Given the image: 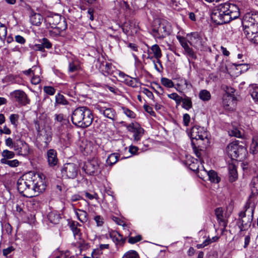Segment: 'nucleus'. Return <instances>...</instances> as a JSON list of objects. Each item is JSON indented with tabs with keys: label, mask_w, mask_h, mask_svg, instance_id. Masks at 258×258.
Returning a JSON list of instances; mask_svg holds the SVG:
<instances>
[{
	"label": "nucleus",
	"mask_w": 258,
	"mask_h": 258,
	"mask_svg": "<svg viewBox=\"0 0 258 258\" xmlns=\"http://www.w3.org/2000/svg\"><path fill=\"white\" fill-rule=\"evenodd\" d=\"M45 187L42 177L32 172L23 175L17 181L18 191L27 198L38 196L45 190Z\"/></svg>",
	"instance_id": "obj_1"
},
{
	"label": "nucleus",
	"mask_w": 258,
	"mask_h": 258,
	"mask_svg": "<svg viewBox=\"0 0 258 258\" xmlns=\"http://www.w3.org/2000/svg\"><path fill=\"white\" fill-rule=\"evenodd\" d=\"M240 16L237 5L229 3L220 4L214 8L211 14L212 20L217 25L228 23Z\"/></svg>",
	"instance_id": "obj_2"
},
{
	"label": "nucleus",
	"mask_w": 258,
	"mask_h": 258,
	"mask_svg": "<svg viewBox=\"0 0 258 258\" xmlns=\"http://www.w3.org/2000/svg\"><path fill=\"white\" fill-rule=\"evenodd\" d=\"M190 138L191 142L194 141L198 144L199 147L207 148L210 145L209 133L206 129L200 126H194L190 131Z\"/></svg>",
	"instance_id": "obj_3"
},
{
	"label": "nucleus",
	"mask_w": 258,
	"mask_h": 258,
	"mask_svg": "<svg viewBox=\"0 0 258 258\" xmlns=\"http://www.w3.org/2000/svg\"><path fill=\"white\" fill-rule=\"evenodd\" d=\"M154 37L158 39H163L170 35L171 26L169 22L165 20L157 21L154 22L152 29Z\"/></svg>",
	"instance_id": "obj_4"
},
{
	"label": "nucleus",
	"mask_w": 258,
	"mask_h": 258,
	"mask_svg": "<svg viewBox=\"0 0 258 258\" xmlns=\"http://www.w3.org/2000/svg\"><path fill=\"white\" fill-rule=\"evenodd\" d=\"M226 152L228 156L232 159L237 160L244 158L247 153L246 148L239 144V141L235 140L229 143L226 148Z\"/></svg>",
	"instance_id": "obj_5"
},
{
	"label": "nucleus",
	"mask_w": 258,
	"mask_h": 258,
	"mask_svg": "<svg viewBox=\"0 0 258 258\" xmlns=\"http://www.w3.org/2000/svg\"><path fill=\"white\" fill-rule=\"evenodd\" d=\"M79 171V166L74 163H66L61 168L62 176L64 178L75 179L78 176Z\"/></svg>",
	"instance_id": "obj_6"
},
{
	"label": "nucleus",
	"mask_w": 258,
	"mask_h": 258,
	"mask_svg": "<svg viewBox=\"0 0 258 258\" xmlns=\"http://www.w3.org/2000/svg\"><path fill=\"white\" fill-rule=\"evenodd\" d=\"M254 210L251 212V216H246V211L240 212L239 213V218L237 221V225L241 231L247 230L251 226L253 219Z\"/></svg>",
	"instance_id": "obj_7"
},
{
	"label": "nucleus",
	"mask_w": 258,
	"mask_h": 258,
	"mask_svg": "<svg viewBox=\"0 0 258 258\" xmlns=\"http://www.w3.org/2000/svg\"><path fill=\"white\" fill-rule=\"evenodd\" d=\"M14 150L18 155L26 157L30 153L29 146L25 141L19 140L15 142Z\"/></svg>",
	"instance_id": "obj_8"
},
{
	"label": "nucleus",
	"mask_w": 258,
	"mask_h": 258,
	"mask_svg": "<svg viewBox=\"0 0 258 258\" xmlns=\"http://www.w3.org/2000/svg\"><path fill=\"white\" fill-rule=\"evenodd\" d=\"M49 127L37 129L38 135L37 140L38 141L44 143V146H47L48 143L50 142L52 138V133Z\"/></svg>",
	"instance_id": "obj_9"
},
{
	"label": "nucleus",
	"mask_w": 258,
	"mask_h": 258,
	"mask_svg": "<svg viewBox=\"0 0 258 258\" xmlns=\"http://www.w3.org/2000/svg\"><path fill=\"white\" fill-rule=\"evenodd\" d=\"M177 39L184 49V54H186L189 57V62H190V58L192 59H196L197 58V54L193 49L189 47L185 38L182 36H177Z\"/></svg>",
	"instance_id": "obj_10"
},
{
	"label": "nucleus",
	"mask_w": 258,
	"mask_h": 258,
	"mask_svg": "<svg viewBox=\"0 0 258 258\" xmlns=\"http://www.w3.org/2000/svg\"><path fill=\"white\" fill-rule=\"evenodd\" d=\"M128 131L134 133V139L136 141L140 140L144 135V130L137 122L131 123L127 126Z\"/></svg>",
	"instance_id": "obj_11"
},
{
	"label": "nucleus",
	"mask_w": 258,
	"mask_h": 258,
	"mask_svg": "<svg viewBox=\"0 0 258 258\" xmlns=\"http://www.w3.org/2000/svg\"><path fill=\"white\" fill-rule=\"evenodd\" d=\"M97 62L96 66L103 75L107 76L113 74L114 67L112 63L101 61L100 58L98 59Z\"/></svg>",
	"instance_id": "obj_12"
},
{
	"label": "nucleus",
	"mask_w": 258,
	"mask_h": 258,
	"mask_svg": "<svg viewBox=\"0 0 258 258\" xmlns=\"http://www.w3.org/2000/svg\"><path fill=\"white\" fill-rule=\"evenodd\" d=\"M11 96L16 102L22 105H26L30 103L27 95L22 90H15L11 93Z\"/></svg>",
	"instance_id": "obj_13"
},
{
	"label": "nucleus",
	"mask_w": 258,
	"mask_h": 258,
	"mask_svg": "<svg viewBox=\"0 0 258 258\" xmlns=\"http://www.w3.org/2000/svg\"><path fill=\"white\" fill-rule=\"evenodd\" d=\"M45 21L49 24L50 27L60 26L59 24L62 23L67 24L64 18H62L60 15L56 14L48 16L46 18Z\"/></svg>",
	"instance_id": "obj_14"
},
{
	"label": "nucleus",
	"mask_w": 258,
	"mask_h": 258,
	"mask_svg": "<svg viewBox=\"0 0 258 258\" xmlns=\"http://www.w3.org/2000/svg\"><path fill=\"white\" fill-rule=\"evenodd\" d=\"M258 24V13H249L245 15L242 21V26L255 25Z\"/></svg>",
	"instance_id": "obj_15"
},
{
	"label": "nucleus",
	"mask_w": 258,
	"mask_h": 258,
	"mask_svg": "<svg viewBox=\"0 0 258 258\" xmlns=\"http://www.w3.org/2000/svg\"><path fill=\"white\" fill-rule=\"evenodd\" d=\"M99 168V164L97 160L93 159L91 161L85 163L83 167L85 172L89 175H93L97 172Z\"/></svg>",
	"instance_id": "obj_16"
},
{
	"label": "nucleus",
	"mask_w": 258,
	"mask_h": 258,
	"mask_svg": "<svg viewBox=\"0 0 258 258\" xmlns=\"http://www.w3.org/2000/svg\"><path fill=\"white\" fill-rule=\"evenodd\" d=\"M57 154L56 151L52 149H49L47 151L46 158L49 167H54L57 165L58 162Z\"/></svg>",
	"instance_id": "obj_17"
},
{
	"label": "nucleus",
	"mask_w": 258,
	"mask_h": 258,
	"mask_svg": "<svg viewBox=\"0 0 258 258\" xmlns=\"http://www.w3.org/2000/svg\"><path fill=\"white\" fill-rule=\"evenodd\" d=\"M81 224L77 222L73 221L70 225V228L73 232L74 236L76 239L80 240L79 246H81L84 242V240L82 239V234L79 227L81 226Z\"/></svg>",
	"instance_id": "obj_18"
},
{
	"label": "nucleus",
	"mask_w": 258,
	"mask_h": 258,
	"mask_svg": "<svg viewBox=\"0 0 258 258\" xmlns=\"http://www.w3.org/2000/svg\"><path fill=\"white\" fill-rule=\"evenodd\" d=\"M109 237L115 243L116 246H122L126 240L122 235L116 231H113L109 233Z\"/></svg>",
	"instance_id": "obj_19"
},
{
	"label": "nucleus",
	"mask_w": 258,
	"mask_h": 258,
	"mask_svg": "<svg viewBox=\"0 0 258 258\" xmlns=\"http://www.w3.org/2000/svg\"><path fill=\"white\" fill-rule=\"evenodd\" d=\"M189 44L195 47L202 45V38L201 35L197 32L191 33L188 36Z\"/></svg>",
	"instance_id": "obj_20"
},
{
	"label": "nucleus",
	"mask_w": 258,
	"mask_h": 258,
	"mask_svg": "<svg viewBox=\"0 0 258 258\" xmlns=\"http://www.w3.org/2000/svg\"><path fill=\"white\" fill-rule=\"evenodd\" d=\"M60 26L50 27L52 29L49 30V34L52 37L59 36L61 32L67 28V24L62 23Z\"/></svg>",
	"instance_id": "obj_21"
},
{
	"label": "nucleus",
	"mask_w": 258,
	"mask_h": 258,
	"mask_svg": "<svg viewBox=\"0 0 258 258\" xmlns=\"http://www.w3.org/2000/svg\"><path fill=\"white\" fill-rule=\"evenodd\" d=\"M215 214L219 223L224 227L227 224V221L225 219L223 215V211L222 208H217L215 210Z\"/></svg>",
	"instance_id": "obj_22"
},
{
	"label": "nucleus",
	"mask_w": 258,
	"mask_h": 258,
	"mask_svg": "<svg viewBox=\"0 0 258 258\" xmlns=\"http://www.w3.org/2000/svg\"><path fill=\"white\" fill-rule=\"evenodd\" d=\"M42 16L39 13L32 12L30 18L31 23L36 26L40 25L42 21Z\"/></svg>",
	"instance_id": "obj_23"
},
{
	"label": "nucleus",
	"mask_w": 258,
	"mask_h": 258,
	"mask_svg": "<svg viewBox=\"0 0 258 258\" xmlns=\"http://www.w3.org/2000/svg\"><path fill=\"white\" fill-rule=\"evenodd\" d=\"M229 181L232 182L237 178V172L236 166L232 163L229 165L228 166Z\"/></svg>",
	"instance_id": "obj_24"
},
{
	"label": "nucleus",
	"mask_w": 258,
	"mask_h": 258,
	"mask_svg": "<svg viewBox=\"0 0 258 258\" xmlns=\"http://www.w3.org/2000/svg\"><path fill=\"white\" fill-rule=\"evenodd\" d=\"M47 218L52 224H57L60 220V216L56 211H52L47 215Z\"/></svg>",
	"instance_id": "obj_25"
},
{
	"label": "nucleus",
	"mask_w": 258,
	"mask_h": 258,
	"mask_svg": "<svg viewBox=\"0 0 258 258\" xmlns=\"http://www.w3.org/2000/svg\"><path fill=\"white\" fill-rule=\"evenodd\" d=\"M202 168H203V171L206 172L208 176L209 180L211 182L214 183H218L220 181V178L218 176L216 172L213 170L208 171L204 169L203 166L202 167Z\"/></svg>",
	"instance_id": "obj_26"
},
{
	"label": "nucleus",
	"mask_w": 258,
	"mask_h": 258,
	"mask_svg": "<svg viewBox=\"0 0 258 258\" xmlns=\"http://www.w3.org/2000/svg\"><path fill=\"white\" fill-rule=\"evenodd\" d=\"M228 134L231 137H234L238 138H241L242 136V133L239 130V129L232 125L228 130Z\"/></svg>",
	"instance_id": "obj_27"
},
{
	"label": "nucleus",
	"mask_w": 258,
	"mask_h": 258,
	"mask_svg": "<svg viewBox=\"0 0 258 258\" xmlns=\"http://www.w3.org/2000/svg\"><path fill=\"white\" fill-rule=\"evenodd\" d=\"M254 25H246V26H243L244 34L246 35H250L251 33H258V24Z\"/></svg>",
	"instance_id": "obj_28"
},
{
	"label": "nucleus",
	"mask_w": 258,
	"mask_h": 258,
	"mask_svg": "<svg viewBox=\"0 0 258 258\" xmlns=\"http://www.w3.org/2000/svg\"><path fill=\"white\" fill-rule=\"evenodd\" d=\"M75 211L78 219L81 222L84 223L87 222L88 220V214L86 211L80 209H75Z\"/></svg>",
	"instance_id": "obj_29"
},
{
	"label": "nucleus",
	"mask_w": 258,
	"mask_h": 258,
	"mask_svg": "<svg viewBox=\"0 0 258 258\" xmlns=\"http://www.w3.org/2000/svg\"><path fill=\"white\" fill-rule=\"evenodd\" d=\"M93 118V114H85L83 115V119L82 123H81V127H88L92 122Z\"/></svg>",
	"instance_id": "obj_30"
},
{
	"label": "nucleus",
	"mask_w": 258,
	"mask_h": 258,
	"mask_svg": "<svg viewBox=\"0 0 258 258\" xmlns=\"http://www.w3.org/2000/svg\"><path fill=\"white\" fill-rule=\"evenodd\" d=\"M83 115L85 114H72L71 119L74 124L81 126L83 119Z\"/></svg>",
	"instance_id": "obj_31"
},
{
	"label": "nucleus",
	"mask_w": 258,
	"mask_h": 258,
	"mask_svg": "<svg viewBox=\"0 0 258 258\" xmlns=\"http://www.w3.org/2000/svg\"><path fill=\"white\" fill-rule=\"evenodd\" d=\"M250 152L252 154H256L258 153V137L256 136L252 138L250 146Z\"/></svg>",
	"instance_id": "obj_32"
},
{
	"label": "nucleus",
	"mask_w": 258,
	"mask_h": 258,
	"mask_svg": "<svg viewBox=\"0 0 258 258\" xmlns=\"http://www.w3.org/2000/svg\"><path fill=\"white\" fill-rule=\"evenodd\" d=\"M119 156V154L117 153L111 154L106 160V163L110 166L113 165L117 162Z\"/></svg>",
	"instance_id": "obj_33"
},
{
	"label": "nucleus",
	"mask_w": 258,
	"mask_h": 258,
	"mask_svg": "<svg viewBox=\"0 0 258 258\" xmlns=\"http://www.w3.org/2000/svg\"><path fill=\"white\" fill-rule=\"evenodd\" d=\"M191 144L196 156L200 158L202 155V151H203L204 149H206V148H203L201 146L199 147L198 144L196 143V142L193 140L192 141Z\"/></svg>",
	"instance_id": "obj_34"
},
{
	"label": "nucleus",
	"mask_w": 258,
	"mask_h": 258,
	"mask_svg": "<svg viewBox=\"0 0 258 258\" xmlns=\"http://www.w3.org/2000/svg\"><path fill=\"white\" fill-rule=\"evenodd\" d=\"M151 51L153 54V56L155 58H160L162 57V52L160 48L157 44L152 45L150 48Z\"/></svg>",
	"instance_id": "obj_35"
},
{
	"label": "nucleus",
	"mask_w": 258,
	"mask_h": 258,
	"mask_svg": "<svg viewBox=\"0 0 258 258\" xmlns=\"http://www.w3.org/2000/svg\"><path fill=\"white\" fill-rule=\"evenodd\" d=\"M24 204L21 202H17L15 206L14 211L18 213L20 216H23L25 214Z\"/></svg>",
	"instance_id": "obj_36"
},
{
	"label": "nucleus",
	"mask_w": 258,
	"mask_h": 258,
	"mask_svg": "<svg viewBox=\"0 0 258 258\" xmlns=\"http://www.w3.org/2000/svg\"><path fill=\"white\" fill-rule=\"evenodd\" d=\"M251 188L253 194H258V174L254 176L252 179Z\"/></svg>",
	"instance_id": "obj_37"
},
{
	"label": "nucleus",
	"mask_w": 258,
	"mask_h": 258,
	"mask_svg": "<svg viewBox=\"0 0 258 258\" xmlns=\"http://www.w3.org/2000/svg\"><path fill=\"white\" fill-rule=\"evenodd\" d=\"M199 98L204 101L210 100L211 95L209 91L207 90H202L199 93Z\"/></svg>",
	"instance_id": "obj_38"
},
{
	"label": "nucleus",
	"mask_w": 258,
	"mask_h": 258,
	"mask_svg": "<svg viewBox=\"0 0 258 258\" xmlns=\"http://www.w3.org/2000/svg\"><path fill=\"white\" fill-rule=\"evenodd\" d=\"M1 162L2 164H6L11 167H16L19 166V162L18 160H6V159H1Z\"/></svg>",
	"instance_id": "obj_39"
},
{
	"label": "nucleus",
	"mask_w": 258,
	"mask_h": 258,
	"mask_svg": "<svg viewBox=\"0 0 258 258\" xmlns=\"http://www.w3.org/2000/svg\"><path fill=\"white\" fill-rule=\"evenodd\" d=\"M181 102L182 103V106L187 110L192 107V102L190 98H182Z\"/></svg>",
	"instance_id": "obj_40"
},
{
	"label": "nucleus",
	"mask_w": 258,
	"mask_h": 258,
	"mask_svg": "<svg viewBox=\"0 0 258 258\" xmlns=\"http://www.w3.org/2000/svg\"><path fill=\"white\" fill-rule=\"evenodd\" d=\"M2 155L3 158L1 159L9 160V159H12L14 157L15 153L13 151H11L8 150H5L2 153Z\"/></svg>",
	"instance_id": "obj_41"
},
{
	"label": "nucleus",
	"mask_w": 258,
	"mask_h": 258,
	"mask_svg": "<svg viewBox=\"0 0 258 258\" xmlns=\"http://www.w3.org/2000/svg\"><path fill=\"white\" fill-rule=\"evenodd\" d=\"M122 258H140V256L136 251L131 250L125 252Z\"/></svg>",
	"instance_id": "obj_42"
},
{
	"label": "nucleus",
	"mask_w": 258,
	"mask_h": 258,
	"mask_svg": "<svg viewBox=\"0 0 258 258\" xmlns=\"http://www.w3.org/2000/svg\"><path fill=\"white\" fill-rule=\"evenodd\" d=\"M162 84L167 88H172L174 87V83L173 81L166 78H162L161 79Z\"/></svg>",
	"instance_id": "obj_43"
},
{
	"label": "nucleus",
	"mask_w": 258,
	"mask_h": 258,
	"mask_svg": "<svg viewBox=\"0 0 258 258\" xmlns=\"http://www.w3.org/2000/svg\"><path fill=\"white\" fill-rule=\"evenodd\" d=\"M199 162L197 159H195L189 165V169L195 172L199 171Z\"/></svg>",
	"instance_id": "obj_44"
},
{
	"label": "nucleus",
	"mask_w": 258,
	"mask_h": 258,
	"mask_svg": "<svg viewBox=\"0 0 258 258\" xmlns=\"http://www.w3.org/2000/svg\"><path fill=\"white\" fill-rule=\"evenodd\" d=\"M247 39L253 44H258V33H251L250 35H246Z\"/></svg>",
	"instance_id": "obj_45"
},
{
	"label": "nucleus",
	"mask_w": 258,
	"mask_h": 258,
	"mask_svg": "<svg viewBox=\"0 0 258 258\" xmlns=\"http://www.w3.org/2000/svg\"><path fill=\"white\" fill-rule=\"evenodd\" d=\"M3 232L6 231L8 235H11L12 231V227L9 223H2Z\"/></svg>",
	"instance_id": "obj_46"
},
{
	"label": "nucleus",
	"mask_w": 258,
	"mask_h": 258,
	"mask_svg": "<svg viewBox=\"0 0 258 258\" xmlns=\"http://www.w3.org/2000/svg\"><path fill=\"white\" fill-rule=\"evenodd\" d=\"M7 34V28L6 26L0 22V39L5 38Z\"/></svg>",
	"instance_id": "obj_47"
},
{
	"label": "nucleus",
	"mask_w": 258,
	"mask_h": 258,
	"mask_svg": "<svg viewBox=\"0 0 258 258\" xmlns=\"http://www.w3.org/2000/svg\"><path fill=\"white\" fill-rule=\"evenodd\" d=\"M15 248L13 246H11L7 248H5L3 250V255L7 257H9L12 255V253L14 251Z\"/></svg>",
	"instance_id": "obj_48"
},
{
	"label": "nucleus",
	"mask_w": 258,
	"mask_h": 258,
	"mask_svg": "<svg viewBox=\"0 0 258 258\" xmlns=\"http://www.w3.org/2000/svg\"><path fill=\"white\" fill-rule=\"evenodd\" d=\"M168 97L169 98L174 100L177 104L181 102L182 100V97L179 96L177 93H173L170 94H168Z\"/></svg>",
	"instance_id": "obj_49"
},
{
	"label": "nucleus",
	"mask_w": 258,
	"mask_h": 258,
	"mask_svg": "<svg viewBox=\"0 0 258 258\" xmlns=\"http://www.w3.org/2000/svg\"><path fill=\"white\" fill-rule=\"evenodd\" d=\"M154 85L155 86H152V88L155 91L156 93L159 94H162L164 93L163 87L158 83H155Z\"/></svg>",
	"instance_id": "obj_50"
},
{
	"label": "nucleus",
	"mask_w": 258,
	"mask_h": 258,
	"mask_svg": "<svg viewBox=\"0 0 258 258\" xmlns=\"http://www.w3.org/2000/svg\"><path fill=\"white\" fill-rule=\"evenodd\" d=\"M142 239L141 235H139L135 237H130L128 238V242L131 244H135Z\"/></svg>",
	"instance_id": "obj_51"
},
{
	"label": "nucleus",
	"mask_w": 258,
	"mask_h": 258,
	"mask_svg": "<svg viewBox=\"0 0 258 258\" xmlns=\"http://www.w3.org/2000/svg\"><path fill=\"white\" fill-rule=\"evenodd\" d=\"M43 90L46 94L50 95H53L55 92V90L51 86H45Z\"/></svg>",
	"instance_id": "obj_52"
},
{
	"label": "nucleus",
	"mask_w": 258,
	"mask_h": 258,
	"mask_svg": "<svg viewBox=\"0 0 258 258\" xmlns=\"http://www.w3.org/2000/svg\"><path fill=\"white\" fill-rule=\"evenodd\" d=\"M250 95L255 102L258 103V87L253 89L250 92Z\"/></svg>",
	"instance_id": "obj_53"
},
{
	"label": "nucleus",
	"mask_w": 258,
	"mask_h": 258,
	"mask_svg": "<svg viewBox=\"0 0 258 258\" xmlns=\"http://www.w3.org/2000/svg\"><path fill=\"white\" fill-rule=\"evenodd\" d=\"M42 45H43V46L44 48H47L49 49L51 48L52 47V44L50 43V42L46 38H44L42 40Z\"/></svg>",
	"instance_id": "obj_54"
},
{
	"label": "nucleus",
	"mask_w": 258,
	"mask_h": 258,
	"mask_svg": "<svg viewBox=\"0 0 258 258\" xmlns=\"http://www.w3.org/2000/svg\"><path fill=\"white\" fill-rule=\"evenodd\" d=\"M94 220L96 222L97 226H101L104 222L103 218L100 215H97L94 217Z\"/></svg>",
	"instance_id": "obj_55"
},
{
	"label": "nucleus",
	"mask_w": 258,
	"mask_h": 258,
	"mask_svg": "<svg viewBox=\"0 0 258 258\" xmlns=\"http://www.w3.org/2000/svg\"><path fill=\"white\" fill-rule=\"evenodd\" d=\"M183 123L185 126H188L191 120L190 117L188 114H184L183 116Z\"/></svg>",
	"instance_id": "obj_56"
},
{
	"label": "nucleus",
	"mask_w": 258,
	"mask_h": 258,
	"mask_svg": "<svg viewBox=\"0 0 258 258\" xmlns=\"http://www.w3.org/2000/svg\"><path fill=\"white\" fill-rule=\"evenodd\" d=\"M15 142H16V141L13 142L12 139H11V138H7L5 141V144H6V146H7L8 147L12 148L13 149H14V146L15 144Z\"/></svg>",
	"instance_id": "obj_57"
},
{
	"label": "nucleus",
	"mask_w": 258,
	"mask_h": 258,
	"mask_svg": "<svg viewBox=\"0 0 258 258\" xmlns=\"http://www.w3.org/2000/svg\"><path fill=\"white\" fill-rule=\"evenodd\" d=\"M15 41L21 44H24L26 42V39L22 36L18 35L15 37Z\"/></svg>",
	"instance_id": "obj_58"
},
{
	"label": "nucleus",
	"mask_w": 258,
	"mask_h": 258,
	"mask_svg": "<svg viewBox=\"0 0 258 258\" xmlns=\"http://www.w3.org/2000/svg\"><path fill=\"white\" fill-rule=\"evenodd\" d=\"M138 83V79L137 78H134V79H131L130 81H127V84L128 85L132 87H137Z\"/></svg>",
	"instance_id": "obj_59"
},
{
	"label": "nucleus",
	"mask_w": 258,
	"mask_h": 258,
	"mask_svg": "<svg viewBox=\"0 0 258 258\" xmlns=\"http://www.w3.org/2000/svg\"><path fill=\"white\" fill-rule=\"evenodd\" d=\"M75 111L77 113H85L86 112H89L90 111L87 107L82 106L77 108Z\"/></svg>",
	"instance_id": "obj_60"
},
{
	"label": "nucleus",
	"mask_w": 258,
	"mask_h": 258,
	"mask_svg": "<svg viewBox=\"0 0 258 258\" xmlns=\"http://www.w3.org/2000/svg\"><path fill=\"white\" fill-rule=\"evenodd\" d=\"M102 254V252L100 249L98 248L94 249L92 252V256L93 258H99V256Z\"/></svg>",
	"instance_id": "obj_61"
},
{
	"label": "nucleus",
	"mask_w": 258,
	"mask_h": 258,
	"mask_svg": "<svg viewBox=\"0 0 258 258\" xmlns=\"http://www.w3.org/2000/svg\"><path fill=\"white\" fill-rule=\"evenodd\" d=\"M91 147L92 146L91 143L86 144L85 146L83 148L84 152L87 154H90L92 152V150L91 149Z\"/></svg>",
	"instance_id": "obj_62"
},
{
	"label": "nucleus",
	"mask_w": 258,
	"mask_h": 258,
	"mask_svg": "<svg viewBox=\"0 0 258 258\" xmlns=\"http://www.w3.org/2000/svg\"><path fill=\"white\" fill-rule=\"evenodd\" d=\"M41 81V79L39 76H35L33 75V77L31 79V83L34 85L38 84Z\"/></svg>",
	"instance_id": "obj_63"
},
{
	"label": "nucleus",
	"mask_w": 258,
	"mask_h": 258,
	"mask_svg": "<svg viewBox=\"0 0 258 258\" xmlns=\"http://www.w3.org/2000/svg\"><path fill=\"white\" fill-rule=\"evenodd\" d=\"M139 150V148L134 146H131L129 148V152L132 154V155H136L137 154V152Z\"/></svg>",
	"instance_id": "obj_64"
}]
</instances>
